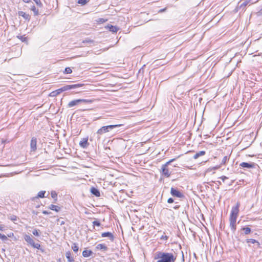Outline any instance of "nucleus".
<instances>
[{"label": "nucleus", "mask_w": 262, "mask_h": 262, "mask_svg": "<svg viewBox=\"0 0 262 262\" xmlns=\"http://www.w3.org/2000/svg\"><path fill=\"white\" fill-rule=\"evenodd\" d=\"M222 180L223 182H224L225 180L226 179H228V177H226V176H222L220 178Z\"/></svg>", "instance_id": "41"}, {"label": "nucleus", "mask_w": 262, "mask_h": 262, "mask_svg": "<svg viewBox=\"0 0 262 262\" xmlns=\"http://www.w3.org/2000/svg\"><path fill=\"white\" fill-rule=\"evenodd\" d=\"M5 226L4 225L0 224V231L5 230Z\"/></svg>", "instance_id": "40"}, {"label": "nucleus", "mask_w": 262, "mask_h": 262, "mask_svg": "<svg viewBox=\"0 0 262 262\" xmlns=\"http://www.w3.org/2000/svg\"><path fill=\"white\" fill-rule=\"evenodd\" d=\"M0 238L3 241H6L8 239L7 237L5 235L2 234L1 233H0Z\"/></svg>", "instance_id": "36"}, {"label": "nucleus", "mask_w": 262, "mask_h": 262, "mask_svg": "<svg viewBox=\"0 0 262 262\" xmlns=\"http://www.w3.org/2000/svg\"><path fill=\"white\" fill-rule=\"evenodd\" d=\"M174 159H171L167 162H166L165 164L163 165L162 166V174L164 175L165 177L168 178L170 176V172H169V169L167 168V166L169 164H170V163L174 161Z\"/></svg>", "instance_id": "4"}, {"label": "nucleus", "mask_w": 262, "mask_h": 262, "mask_svg": "<svg viewBox=\"0 0 262 262\" xmlns=\"http://www.w3.org/2000/svg\"><path fill=\"white\" fill-rule=\"evenodd\" d=\"M252 0H243L241 1L238 4H241L240 5H238V7L240 9H244L245 7Z\"/></svg>", "instance_id": "13"}, {"label": "nucleus", "mask_w": 262, "mask_h": 262, "mask_svg": "<svg viewBox=\"0 0 262 262\" xmlns=\"http://www.w3.org/2000/svg\"><path fill=\"white\" fill-rule=\"evenodd\" d=\"M39 230H37V229H35L32 233L35 236H39V232H38Z\"/></svg>", "instance_id": "37"}, {"label": "nucleus", "mask_w": 262, "mask_h": 262, "mask_svg": "<svg viewBox=\"0 0 262 262\" xmlns=\"http://www.w3.org/2000/svg\"><path fill=\"white\" fill-rule=\"evenodd\" d=\"M228 160L229 158L227 156H225L222 160L221 164H225Z\"/></svg>", "instance_id": "29"}, {"label": "nucleus", "mask_w": 262, "mask_h": 262, "mask_svg": "<svg viewBox=\"0 0 262 262\" xmlns=\"http://www.w3.org/2000/svg\"><path fill=\"white\" fill-rule=\"evenodd\" d=\"M78 3L81 4V5H84L87 3L86 0H79L78 1Z\"/></svg>", "instance_id": "35"}, {"label": "nucleus", "mask_w": 262, "mask_h": 262, "mask_svg": "<svg viewBox=\"0 0 262 262\" xmlns=\"http://www.w3.org/2000/svg\"><path fill=\"white\" fill-rule=\"evenodd\" d=\"M237 218L236 217H230V227L232 230V231L234 232L236 230V222Z\"/></svg>", "instance_id": "9"}, {"label": "nucleus", "mask_w": 262, "mask_h": 262, "mask_svg": "<svg viewBox=\"0 0 262 262\" xmlns=\"http://www.w3.org/2000/svg\"><path fill=\"white\" fill-rule=\"evenodd\" d=\"M66 257L67 258L68 262H74V259L71 256L70 251H67L66 253Z\"/></svg>", "instance_id": "17"}, {"label": "nucleus", "mask_w": 262, "mask_h": 262, "mask_svg": "<svg viewBox=\"0 0 262 262\" xmlns=\"http://www.w3.org/2000/svg\"><path fill=\"white\" fill-rule=\"evenodd\" d=\"M37 139L35 137L31 139L30 142V147L31 151H35L37 149Z\"/></svg>", "instance_id": "10"}, {"label": "nucleus", "mask_w": 262, "mask_h": 262, "mask_svg": "<svg viewBox=\"0 0 262 262\" xmlns=\"http://www.w3.org/2000/svg\"><path fill=\"white\" fill-rule=\"evenodd\" d=\"M246 242L247 243L256 244L258 247H260L259 243L254 239H252V238L247 239Z\"/></svg>", "instance_id": "20"}, {"label": "nucleus", "mask_w": 262, "mask_h": 262, "mask_svg": "<svg viewBox=\"0 0 262 262\" xmlns=\"http://www.w3.org/2000/svg\"><path fill=\"white\" fill-rule=\"evenodd\" d=\"M83 85H84V84H80V83L75 84H70V85H66L62 86V88H61L60 89H59L58 90V91H60L61 92H63V91H68V90H69L71 89H77V88L81 87Z\"/></svg>", "instance_id": "6"}, {"label": "nucleus", "mask_w": 262, "mask_h": 262, "mask_svg": "<svg viewBox=\"0 0 262 262\" xmlns=\"http://www.w3.org/2000/svg\"><path fill=\"white\" fill-rule=\"evenodd\" d=\"M239 166L244 168H251L255 167V164L254 163L242 162L239 164Z\"/></svg>", "instance_id": "11"}, {"label": "nucleus", "mask_w": 262, "mask_h": 262, "mask_svg": "<svg viewBox=\"0 0 262 262\" xmlns=\"http://www.w3.org/2000/svg\"><path fill=\"white\" fill-rule=\"evenodd\" d=\"M63 224H64V223L63 222H61V225H62Z\"/></svg>", "instance_id": "49"}, {"label": "nucleus", "mask_w": 262, "mask_h": 262, "mask_svg": "<svg viewBox=\"0 0 262 262\" xmlns=\"http://www.w3.org/2000/svg\"><path fill=\"white\" fill-rule=\"evenodd\" d=\"M121 125V124H115L103 126L94 134L93 136L90 138V140L91 141H95V142H99L100 141L103 135L113 130L114 128Z\"/></svg>", "instance_id": "1"}, {"label": "nucleus", "mask_w": 262, "mask_h": 262, "mask_svg": "<svg viewBox=\"0 0 262 262\" xmlns=\"http://www.w3.org/2000/svg\"><path fill=\"white\" fill-rule=\"evenodd\" d=\"M51 196L53 199H56L57 196V193L55 191H52L51 193Z\"/></svg>", "instance_id": "33"}, {"label": "nucleus", "mask_w": 262, "mask_h": 262, "mask_svg": "<svg viewBox=\"0 0 262 262\" xmlns=\"http://www.w3.org/2000/svg\"><path fill=\"white\" fill-rule=\"evenodd\" d=\"M25 240L33 248L39 249L40 248V245L38 243H35L32 238L29 235L25 234L24 236Z\"/></svg>", "instance_id": "5"}, {"label": "nucleus", "mask_w": 262, "mask_h": 262, "mask_svg": "<svg viewBox=\"0 0 262 262\" xmlns=\"http://www.w3.org/2000/svg\"><path fill=\"white\" fill-rule=\"evenodd\" d=\"M72 248L75 252H77L79 249V247L76 243H73L72 246Z\"/></svg>", "instance_id": "26"}, {"label": "nucleus", "mask_w": 262, "mask_h": 262, "mask_svg": "<svg viewBox=\"0 0 262 262\" xmlns=\"http://www.w3.org/2000/svg\"><path fill=\"white\" fill-rule=\"evenodd\" d=\"M166 10V8H165L164 9H160L158 11V13H162L163 12H165Z\"/></svg>", "instance_id": "43"}, {"label": "nucleus", "mask_w": 262, "mask_h": 262, "mask_svg": "<svg viewBox=\"0 0 262 262\" xmlns=\"http://www.w3.org/2000/svg\"><path fill=\"white\" fill-rule=\"evenodd\" d=\"M176 258L174 253L162 251L157 252L154 256L155 259H158L157 262H175Z\"/></svg>", "instance_id": "2"}, {"label": "nucleus", "mask_w": 262, "mask_h": 262, "mask_svg": "<svg viewBox=\"0 0 262 262\" xmlns=\"http://www.w3.org/2000/svg\"><path fill=\"white\" fill-rule=\"evenodd\" d=\"M49 208L51 209V210H54L56 212H58L60 211V207H59L58 206H57V205H51Z\"/></svg>", "instance_id": "21"}, {"label": "nucleus", "mask_w": 262, "mask_h": 262, "mask_svg": "<svg viewBox=\"0 0 262 262\" xmlns=\"http://www.w3.org/2000/svg\"><path fill=\"white\" fill-rule=\"evenodd\" d=\"M91 193L96 196H99L100 195V192L98 189L95 187H92L91 189Z\"/></svg>", "instance_id": "18"}, {"label": "nucleus", "mask_w": 262, "mask_h": 262, "mask_svg": "<svg viewBox=\"0 0 262 262\" xmlns=\"http://www.w3.org/2000/svg\"><path fill=\"white\" fill-rule=\"evenodd\" d=\"M57 94H59L60 92H61L60 91H58V90H57Z\"/></svg>", "instance_id": "47"}, {"label": "nucleus", "mask_w": 262, "mask_h": 262, "mask_svg": "<svg viewBox=\"0 0 262 262\" xmlns=\"http://www.w3.org/2000/svg\"><path fill=\"white\" fill-rule=\"evenodd\" d=\"M88 138H83L79 143V145L83 148H86L89 145Z\"/></svg>", "instance_id": "14"}, {"label": "nucleus", "mask_w": 262, "mask_h": 262, "mask_svg": "<svg viewBox=\"0 0 262 262\" xmlns=\"http://www.w3.org/2000/svg\"><path fill=\"white\" fill-rule=\"evenodd\" d=\"M154 62L156 64V65H158L160 63V60H156Z\"/></svg>", "instance_id": "44"}, {"label": "nucleus", "mask_w": 262, "mask_h": 262, "mask_svg": "<svg viewBox=\"0 0 262 262\" xmlns=\"http://www.w3.org/2000/svg\"><path fill=\"white\" fill-rule=\"evenodd\" d=\"M93 225L95 226H100L101 225V224L98 221H94L93 222Z\"/></svg>", "instance_id": "38"}, {"label": "nucleus", "mask_w": 262, "mask_h": 262, "mask_svg": "<svg viewBox=\"0 0 262 262\" xmlns=\"http://www.w3.org/2000/svg\"><path fill=\"white\" fill-rule=\"evenodd\" d=\"M94 101L91 99H75L69 102L68 104V106L69 107H72L74 106L78 105L81 103H85V104H90L92 103Z\"/></svg>", "instance_id": "3"}, {"label": "nucleus", "mask_w": 262, "mask_h": 262, "mask_svg": "<svg viewBox=\"0 0 262 262\" xmlns=\"http://www.w3.org/2000/svg\"><path fill=\"white\" fill-rule=\"evenodd\" d=\"M8 218L11 220V221H16L17 219V216L14 215H11L9 216Z\"/></svg>", "instance_id": "32"}, {"label": "nucleus", "mask_w": 262, "mask_h": 262, "mask_svg": "<svg viewBox=\"0 0 262 262\" xmlns=\"http://www.w3.org/2000/svg\"><path fill=\"white\" fill-rule=\"evenodd\" d=\"M206 154V152L205 151H200L197 153H196L193 157V159H198L199 157L200 156H204Z\"/></svg>", "instance_id": "22"}, {"label": "nucleus", "mask_w": 262, "mask_h": 262, "mask_svg": "<svg viewBox=\"0 0 262 262\" xmlns=\"http://www.w3.org/2000/svg\"><path fill=\"white\" fill-rule=\"evenodd\" d=\"M242 230L244 231L245 234H248L251 232V229L249 227H243Z\"/></svg>", "instance_id": "27"}, {"label": "nucleus", "mask_w": 262, "mask_h": 262, "mask_svg": "<svg viewBox=\"0 0 262 262\" xmlns=\"http://www.w3.org/2000/svg\"><path fill=\"white\" fill-rule=\"evenodd\" d=\"M24 2L25 3H28L30 2V0H23Z\"/></svg>", "instance_id": "46"}, {"label": "nucleus", "mask_w": 262, "mask_h": 262, "mask_svg": "<svg viewBox=\"0 0 262 262\" xmlns=\"http://www.w3.org/2000/svg\"><path fill=\"white\" fill-rule=\"evenodd\" d=\"M173 199L172 198H169L167 200L168 203H172L173 202Z\"/></svg>", "instance_id": "42"}, {"label": "nucleus", "mask_w": 262, "mask_h": 262, "mask_svg": "<svg viewBox=\"0 0 262 262\" xmlns=\"http://www.w3.org/2000/svg\"><path fill=\"white\" fill-rule=\"evenodd\" d=\"M17 37L19 38L23 42H27V38L24 36H18Z\"/></svg>", "instance_id": "30"}, {"label": "nucleus", "mask_w": 262, "mask_h": 262, "mask_svg": "<svg viewBox=\"0 0 262 262\" xmlns=\"http://www.w3.org/2000/svg\"><path fill=\"white\" fill-rule=\"evenodd\" d=\"M72 72V70L69 67H67L64 70V73L66 74H70Z\"/></svg>", "instance_id": "31"}, {"label": "nucleus", "mask_w": 262, "mask_h": 262, "mask_svg": "<svg viewBox=\"0 0 262 262\" xmlns=\"http://www.w3.org/2000/svg\"><path fill=\"white\" fill-rule=\"evenodd\" d=\"M170 193L174 197H177L179 198H182L184 197V195L182 193H181L180 191H178V190L174 189L173 187L171 188Z\"/></svg>", "instance_id": "8"}, {"label": "nucleus", "mask_w": 262, "mask_h": 262, "mask_svg": "<svg viewBox=\"0 0 262 262\" xmlns=\"http://www.w3.org/2000/svg\"><path fill=\"white\" fill-rule=\"evenodd\" d=\"M218 182H219V184H220V185L222 184V183L220 181H219Z\"/></svg>", "instance_id": "48"}, {"label": "nucleus", "mask_w": 262, "mask_h": 262, "mask_svg": "<svg viewBox=\"0 0 262 262\" xmlns=\"http://www.w3.org/2000/svg\"><path fill=\"white\" fill-rule=\"evenodd\" d=\"M45 193H46V191H39L37 195L35 198H45Z\"/></svg>", "instance_id": "24"}, {"label": "nucleus", "mask_w": 262, "mask_h": 262, "mask_svg": "<svg viewBox=\"0 0 262 262\" xmlns=\"http://www.w3.org/2000/svg\"><path fill=\"white\" fill-rule=\"evenodd\" d=\"M240 204L237 202L235 206L232 207L230 217L237 218L239 213Z\"/></svg>", "instance_id": "7"}, {"label": "nucleus", "mask_w": 262, "mask_h": 262, "mask_svg": "<svg viewBox=\"0 0 262 262\" xmlns=\"http://www.w3.org/2000/svg\"><path fill=\"white\" fill-rule=\"evenodd\" d=\"M220 167V166H216L212 168H209L208 170H215L217 169Z\"/></svg>", "instance_id": "39"}, {"label": "nucleus", "mask_w": 262, "mask_h": 262, "mask_svg": "<svg viewBox=\"0 0 262 262\" xmlns=\"http://www.w3.org/2000/svg\"><path fill=\"white\" fill-rule=\"evenodd\" d=\"M93 254V252L91 250H84L82 252V256L84 257H88L91 256Z\"/></svg>", "instance_id": "19"}, {"label": "nucleus", "mask_w": 262, "mask_h": 262, "mask_svg": "<svg viewBox=\"0 0 262 262\" xmlns=\"http://www.w3.org/2000/svg\"><path fill=\"white\" fill-rule=\"evenodd\" d=\"M33 1L35 2L37 6H38L39 7H41L42 6V4L41 3L40 0H33Z\"/></svg>", "instance_id": "34"}, {"label": "nucleus", "mask_w": 262, "mask_h": 262, "mask_svg": "<svg viewBox=\"0 0 262 262\" xmlns=\"http://www.w3.org/2000/svg\"><path fill=\"white\" fill-rule=\"evenodd\" d=\"M42 213L44 214H48L49 213L47 211L44 210L42 211Z\"/></svg>", "instance_id": "45"}, {"label": "nucleus", "mask_w": 262, "mask_h": 262, "mask_svg": "<svg viewBox=\"0 0 262 262\" xmlns=\"http://www.w3.org/2000/svg\"><path fill=\"white\" fill-rule=\"evenodd\" d=\"M101 236L102 237H108L109 239L112 242H113L114 240V236L113 233L110 232L102 233Z\"/></svg>", "instance_id": "12"}, {"label": "nucleus", "mask_w": 262, "mask_h": 262, "mask_svg": "<svg viewBox=\"0 0 262 262\" xmlns=\"http://www.w3.org/2000/svg\"><path fill=\"white\" fill-rule=\"evenodd\" d=\"M107 28L112 32H117L118 30V28L117 27L113 25H108Z\"/></svg>", "instance_id": "23"}, {"label": "nucleus", "mask_w": 262, "mask_h": 262, "mask_svg": "<svg viewBox=\"0 0 262 262\" xmlns=\"http://www.w3.org/2000/svg\"><path fill=\"white\" fill-rule=\"evenodd\" d=\"M96 249L97 250H102L104 251H106L107 250L108 248L105 244H99L96 246Z\"/></svg>", "instance_id": "16"}, {"label": "nucleus", "mask_w": 262, "mask_h": 262, "mask_svg": "<svg viewBox=\"0 0 262 262\" xmlns=\"http://www.w3.org/2000/svg\"><path fill=\"white\" fill-rule=\"evenodd\" d=\"M18 15L23 17L26 20H29L30 19V15L23 11H19Z\"/></svg>", "instance_id": "15"}, {"label": "nucleus", "mask_w": 262, "mask_h": 262, "mask_svg": "<svg viewBox=\"0 0 262 262\" xmlns=\"http://www.w3.org/2000/svg\"><path fill=\"white\" fill-rule=\"evenodd\" d=\"M31 10L34 12V15L36 16L39 14L38 10L34 6L31 7Z\"/></svg>", "instance_id": "25"}, {"label": "nucleus", "mask_w": 262, "mask_h": 262, "mask_svg": "<svg viewBox=\"0 0 262 262\" xmlns=\"http://www.w3.org/2000/svg\"><path fill=\"white\" fill-rule=\"evenodd\" d=\"M94 41L92 39H89V38H86L85 39L83 40L82 41V42L84 43H93Z\"/></svg>", "instance_id": "28"}]
</instances>
